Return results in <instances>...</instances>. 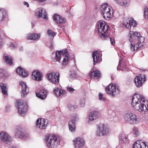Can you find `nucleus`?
<instances>
[{
  "label": "nucleus",
  "mask_w": 148,
  "mask_h": 148,
  "mask_svg": "<svg viewBox=\"0 0 148 148\" xmlns=\"http://www.w3.org/2000/svg\"><path fill=\"white\" fill-rule=\"evenodd\" d=\"M140 36L139 32L130 31L129 32L128 39L130 42V50L134 52L143 45L145 40L144 37Z\"/></svg>",
  "instance_id": "nucleus-1"
},
{
  "label": "nucleus",
  "mask_w": 148,
  "mask_h": 148,
  "mask_svg": "<svg viewBox=\"0 0 148 148\" xmlns=\"http://www.w3.org/2000/svg\"><path fill=\"white\" fill-rule=\"evenodd\" d=\"M131 105L134 109L144 114L148 110V103L141 94H135L132 98Z\"/></svg>",
  "instance_id": "nucleus-2"
},
{
  "label": "nucleus",
  "mask_w": 148,
  "mask_h": 148,
  "mask_svg": "<svg viewBox=\"0 0 148 148\" xmlns=\"http://www.w3.org/2000/svg\"><path fill=\"white\" fill-rule=\"evenodd\" d=\"M55 54L57 61L60 62L61 61L62 64L63 65H65L68 64L70 57L67 49L58 51L56 52Z\"/></svg>",
  "instance_id": "nucleus-3"
},
{
  "label": "nucleus",
  "mask_w": 148,
  "mask_h": 148,
  "mask_svg": "<svg viewBox=\"0 0 148 148\" xmlns=\"http://www.w3.org/2000/svg\"><path fill=\"white\" fill-rule=\"evenodd\" d=\"M109 27L106 22L103 20H100L97 22V30L100 37L102 39L108 38V35L106 34Z\"/></svg>",
  "instance_id": "nucleus-4"
},
{
  "label": "nucleus",
  "mask_w": 148,
  "mask_h": 148,
  "mask_svg": "<svg viewBox=\"0 0 148 148\" xmlns=\"http://www.w3.org/2000/svg\"><path fill=\"white\" fill-rule=\"evenodd\" d=\"M102 16L106 20H109L112 16V8L106 3L102 4L100 8Z\"/></svg>",
  "instance_id": "nucleus-5"
},
{
  "label": "nucleus",
  "mask_w": 148,
  "mask_h": 148,
  "mask_svg": "<svg viewBox=\"0 0 148 148\" xmlns=\"http://www.w3.org/2000/svg\"><path fill=\"white\" fill-rule=\"evenodd\" d=\"M45 142L47 146L49 148H56L59 145L60 140L55 135H50L46 137Z\"/></svg>",
  "instance_id": "nucleus-6"
},
{
  "label": "nucleus",
  "mask_w": 148,
  "mask_h": 148,
  "mask_svg": "<svg viewBox=\"0 0 148 148\" xmlns=\"http://www.w3.org/2000/svg\"><path fill=\"white\" fill-rule=\"evenodd\" d=\"M111 132V130L110 128L104 124H100L97 126L96 134L97 136H103L107 135Z\"/></svg>",
  "instance_id": "nucleus-7"
},
{
  "label": "nucleus",
  "mask_w": 148,
  "mask_h": 148,
  "mask_svg": "<svg viewBox=\"0 0 148 148\" xmlns=\"http://www.w3.org/2000/svg\"><path fill=\"white\" fill-rule=\"evenodd\" d=\"M60 77L59 73L54 72L47 74L46 77L49 82L53 84H56L59 83Z\"/></svg>",
  "instance_id": "nucleus-8"
},
{
  "label": "nucleus",
  "mask_w": 148,
  "mask_h": 148,
  "mask_svg": "<svg viewBox=\"0 0 148 148\" xmlns=\"http://www.w3.org/2000/svg\"><path fill=\"white\" fill-rule=\"evenodd\" d=\"M106 89L107 93L112 96H114L119 92L118 86L113 84H110L106 86Z\"/></svg>",
  "instance_id": "nucleus-9"
},
{
  "label": "nucleus",
  "mask_w": 148,
  "mask_h": 148,
  "mask_svg": "<svg viewBox=\"0 0 148 148\" xmlns=\"http://www.w3.org/2000/svg\"><path fill=\"white\" fill-rule=\"evenodd\" d=\"M124 119L125 121L130 123H136L139 122V119L136 115L132 112H129L125 114Z\"/></svg>",
  "instance_id": "nucleus-10"
},
{
  "label": "nucleus",
  "mask_w": 148,
  "mask_h": 148,
  "mask_svg": "<svg viewBox=\"0 0 148 148\" xmlns=\"http://www.w3.org/2000/svg\"><path fill=\"white\" fill-rule=\"evenodd\" d=\"M136 25L135 21L132 18L125 19L123 23L124 27L130 29H132Z\"/></svg>",
  "instance_id": "nucleus-11"
},
{
  "label": "nucleus",
  "mask_w": 148,
  "mask_h": 148,
  "mask_svg": "<svg viewBox=\"0 0 148 148\" xmlns=\"http://www.w3.org/2000/svg\"><path fill=\"white\" fill-rule=\"evenodd\" d=\"M17 103L18 112L21 115L24 116L27 111V106L25 103V101L22 100L19 101Z\"/></svg>",
  "instance_id": "nucleus-12"
},
{
  "label": "nucleus",
  "mask_w": 148,
  "mask_h": 148,
  "mask_svg": "<svg viewBox=\"0 0 148 148\" xmlns=\"http://www.w3.org/2000/svg\"><path fill=\"white\" fill-rule=\"evenodd\" d=\"M100 117V114L98 111H93L91 112L89 114L88 123L91 124L92 122Z\"/></svg>",
  "instance_id": "nucleus-13"
},
{
  "label": "nucleus",
  "mask_w": 148,
  "mask_h": 148,
  "mask_svg": "<svg viewBox=\"0 0 148 148\" xmlns=\"http://www.w3.org/2000/svg\"><path fill=\"white\" fill-rule=\"evenodd\" d=\"M146 80L145 75L141 74L136 76L134 79V82L136 86L139 87L142 86L143 83Z\"/></svg>",
  "instance_id": "nucleus-14"
},
{
  "label": "nucleus",
  "mask_w": 148,
  "mask_h": 148,
  "mask_svg": "<svg viewBox=\"0 0 148 148\" xmlns=\"http://www.w3.org/2000/svg\"><path fill=\"white\" fill-rule=\"evenodd\" d=\"M46 120L42 118H38L36 121V125L38 128L41 129H45L48 125Z\"/></svg>",
  "instance_id": "nucleus-15"
},
{
  "label": "nucleus",
  "mask_w": 148,
  "mask_h": 148,
  "mask_svg": "<svg viewBox=\"0 0 148 148\" xmlns=\"http://www.w3.org/2000/svg\"><path fill=\"white\" fill-rule=\"evenodd\" d=\"M78 119L76 115L73 116L71 117V120L69 123V130L71 132H75L76 130L75 121Z\"/></svg>",
  "instance_id": "nucleus-16"
},
{
  "label": "nucleus",
  "mask_w": 148,
  "mask_h": 148,
  "mask_svg": "<svg viewBox=\"0 0 148 148\" xmlns=\"http://www.w3.org/2000/svg\"><path fill=\"white\" fill-rule=\"evenodd\" d=\"M73 141L76 148H82L85 145L84 140L80 137L75 138Z\"/></svg>",
  "instance_id": "nucleus-17"
},
{
  "label": "nucleus",
  "mask_w": 148,
  "mask_h": 148,
  "mask_svg": "<svg viewBox=\"0 0 148 148\" xmlns=\"http://www.w3.org/2000/svg\"><path fill=\"white\" fill-rule=\"evenodd\" d=\"M35 15L38 18L42 17L45 19H47V13L45 10L42 8H40L37 9Z\"/></svg>",
  "instance_id": "nucleus-18"
},
{
  "label": "nucleus",
  "mask_w": 148,
  "mask_h": 148,
  "mask_svg": "<svg viewBox=\"0 0 148 148\" xmlns=\"http://www.w3.org/2000/svg\"><path fill=\"white\" fill-rule=\"evenodd\" d=\"M19 85L21 86L22 87L21 96L23 97H24L29 93L28 88L25 83L22 81H21L19 82Z\"/></svg>",
  "instance_id": "nucleus-19"
},
{
  "label": "nucleus",
  "mask_w": 148,
  "mask_h": 148,
  "mask_svg": "<svg viewBox=\"0 0 148 148\" xmlns=\"http://www.w3.org/2000/svg\"><path fill=\"white\" fill-rule=\"evenodd\" d=\"M0 138L7 144L9 143L11 141V137L7 133L4 132L0 133Z\"/></svg>",
  "instance_id": "nucleus-20"
},
{
  "label": "nucleus",
  "mask_w": 148,
  "mask_h": 148,
  "mask_svg": "<svg viewBox=\"0 0 148 148\" xmlns=\"http://www.w3.org/2000/svg\"><path fill=\"white\" fill-rule=\"evenodd\" d=\"M133 148H148L146 143L142 140H137L134 143Z\"/></svg>",
  "instance_id": "nucleus-21"
},
{
  "label": "nucleus",
  "mask_w": 148,
  "mask_h": 148,
  "mask_svg": "<svg viewBox=\"0 0 148 148\" xmlns=\"http://www.w3.org/2000/svg\"><path fill=\"white\" fill-rule=\"evenodd\" d=\"M15 136L16 137L18 138L25 139L28 136L27 134H25L21 128L16 129Z\"/></svg>",
  "instance_id": "nucleus-22"
},
{
  "label": "nucleus",
  "mask_w": 148,
  "mask_h": 148,
  "mask_svg": "<svg viewBox=\"0 0 148 148\" xmlns=\"http://www.w3.org/2000/svg\"><path fill=\"white\" fill-rule=\"evenodd\" d=\"M119 145L123 147L124 144L128 143L129 140L127 137L124 134H121L119 136Z\"/></svg>",
  "instance_id": "nucleus-23"
},
{
  "label": "nucleus",
  "mask_w": 148,
  "mask_h": 148,
  "mask_svg": "<svg viewBox=\"0 0 148 148\" xmlns=\"http://www.w3.org/2000/svg\"><path fill=\"white\" fill-rule=\"evenodd\" d=\"M53 19L57 23L63 24L66 22L65 18L57 14H55L53 16Z\"/></svg>",
  "instance_id": "nucleus-24"
},
{
  "label": "nucleus",
  "mask_w": 148,
  "mask_h": 148,
  "mask_svg": "<svg viewBox=\"0 0 148 148\" xmlns=\"http://www.w3.org/2000/svg\"><path fill=\"white\" fill-rule=\"evenodd\" d=\"M92 57L94 62V64L95 65L97 63L101 61L99 58V52L94 51L92 53Z\"/></svg>",
  "instance_id": "nucleus-25"
},
{
  "label": "nucleus",
  "mask_w": 148,
  "mask_h": 148,
  "mask_svg": "<svg viewBox=\"0 0 148 148\" xmlns=\"http://www.w3.org/2000/svg\"><path fill=\"white\" fill-rule=\"evenodd\" d=\"M42 74L38 71H35L32 73V77L33 79L37 81H40L42 79Z\"/></svg>",
  "instance_id": "nucleus-26"
},
{
  "label": "nucleus",
  "mask_w": 148,
  "mask_h": 148,
  "mask_svg": "<svg viewBox=\"0 0 148 148\" xmlns=\"http://www.w3.org/2000/svg\"><path fill=\"white\" fill-rule=\"evenodd\" d=\"M47 90L45 89L41 90L40 92L36 93V96L42 99H44L47 97Z\"/></svg>",
  "instance_id": "nucleus-27"
},
{
  "label": "nucleus",
  "mask_w": 148,
  "mask_h": 148,
  "mask_svg": "<svg viewBox=\"0 0 148 148\" xmlns=\"http://www.w3.org/2000/svg\"><path fill=\"white\" fill-rule=\"evenodd\" d=\"M16 71L18 75L23 77H25L28 75L27 71H25L20 66L17 68Z\"/></svg>",
  "instance_id": "nucleus-28"
},
{
  "label": "nucleus",
  "mask_w": 148,
  "mask_h": 148,
  "mask_svg": "<svg viewBox=\"0 0 148 148\" xmlns=\"http://www.w3.org/2000/svg\"><path fill=\"white\" fill-rule=\"evenodd\" d=\"M7 12L4 9L0 8V21L1 22L5 19Z\"/></svg>",
  "instance_id": "nucleus-29"
},
{
  "label": "nucleus",
  "mask_w": 148,
  "mask_h": 148,
  "mask_svg": "<svg viewBox=\"0 0 148 148\" xmlns=\"http://www.w3.org/2000/svg\"><path fill=\"white\" fill-rule=\"evenodd\" d=\"M39 34H29L27 35V39L31 40H35L40 37Z\"/></svg>",
  "instance_id": "nucleus-30"
},
{
  "label": "nucleus",
  "mask_w": 148,
  "mask_h": 148,
  "mask_svg": "<svg viewBox=\"0 0 148 148\" xmlns=\"http://www.w3.org/2000/svg\"><path fill=\"white\" fill-rule=\"evenodd\" d=\"M101 76V74L100 71L98 70H96L95 71L91 72L90 74V77L92 78V77H99Z\"/></svg>",
  "instance_id": "nucleus-31"
},
{
  "label": "nucleus",
  "mask_w": 148,
  "mask_h": 148,
  "mask_svg": "<svg viewBox=\"0 0 148 148\" xmlns=\"http://www.w3.org/2000/svg\"><path fill=\"white\" fill-rule=\"evenodd\" d=\"M2 93L4 95H7V88L6 85L4 84L1 83L0 84Z\"/></svg>",
  "instance_id": "nucleus-32"
},
{
  "label": "nucleus",
  "mask_w": 148,
  "mask_h": 148,
  "mask_svg": "<svg viewBox=\"0 0 148 148\" xmlns=\"http://www.w3.org/2000/svg\"><path fill=\"white\" fill-rule=\"evenodd\" d=\"M117 3L121 6H125L127 4V2L126 0L123 1L121 0H119Z\"/></svg>",
  "instance_id": "nucleus-33"
},
{
  "label": "nucleus",
  "mask_w": 148,
  "mask_h": 148,
  "mask_svg": "<svg viewBox=\"0 0 148 148\" xmlns=\"http://www.w3.org/2000/svg\"><path fill=\"white\" fill-rule=\"evenodd\" d=\"M5 60L6 62L10 65L12 64V60L11 58H9L8 56H6L4 57Z\"/></svg>",
  "instance_id": "nucleus-34"
},
{
  "label": "nucleus",
  "mask_w": 148,
  "mask_h": 148,
  "mask_svg": "<svg viewBox=\"0 0 148 148\" xmlns=\"http://www.w3.org/2000/svg\"><path fill=\"white\" fill-rule=\"evenodd\" d=\"M47 34L50 37H54L56 34V33L50 29L48 30Z\"/></svg>",
  "instance_id": "nucleus-35"
},
{
  "label": "nucleus",
  "mask_w": 148,
  "mask_h": 148,
  "mask_svg": "<svg viewBox=\"0 0 148 148\" xmlns=\"http://www.w3.org/2000/svg\"><path fill=\"white\" fill-rule=\"evenodd\" d=\"M70 77L72 79H75L77 77L76 73L74 71H71L70 73Z\"/></svg>",
  "instance_id": "nucleus-36"
},
{
  "label": "nucleus",
  "mask_w": 148,
  "mask_h": 148,
  "mask_svg": "<svg viewBox=\"0 0 148 148\" xmlns=\"http://www.w3.org/2000/svg\"><path fill=\"white\" fill-rule=\"evenodd\" d=\"M144 13L145 17L148 18V7H145L144 9Z\"/></svg>",
  "instance_id": "nucleus-37"
},
{
  "label": "nucleus",
  "mask_w": 148,
  "mask_h": 148,
  "mask_svg": "<svg viewBox=\"0 0 148 148\" xmlns=\"http://www.w3.org/2000/svg\"><path fill=\"white\" fill-rule=\"evenodd\" d=\"M60 90L58 88H56L54 89V92L57 96L59 97L60 96Z\"/></svg>",
  "instance_id": "nucleus-38"
},
{
  "label": "nucleus",
  "mask_w": 148,
  "mask_h": 148,
  "mask_svg": "<svg viewBox=\"0 0 148 148\" xmlns=\"http://www.w3.org/2000/svg\"><path fill=\"white\" fill-rule=\"evenodd\" d=\"M68 108L71 110H73L77 107V106L76 105H72L71 104H69L68 105Z\"/></svg>",
  "instance_id": "nucleus-39"
},
{
  "label": "nucleus",
  "mask_w": 148,
  "mask_h": 148,
  "mask_svg": "<svg viewBox=\"0 0 148 148\" xmlns=\"http://www.w3.org/2000/svg\"><path fill=\"white\" fill-rule=\"evenodd\" d=\"M133 132L136 136H138L139 134V132L137 128L134 127L133 129Z\"/></svg>",
  "instance_id": "nucleus-40"
},
{
  "label": "nucleus",
  "mask_w": 148,
  "mask_h": 148,
  "mask_svg": "<svg viewBox=\"0 0 148 148\" xmlns=\"http://www.w3.org/2000/svg\"><path fill=\"white\" fill-rule=\"evenodd\" d=\"M75 90L72 88L70 86H68L67 87V91L73 93L74 91Z\"/></svg>",
  "instance_id": "nucleus-41"
},
{
  "label": "nucleus",
  "mask_w": 148,
  "mask_h": 148,
  "mask_svg": "<svg viewBox=\"0 0 148 148\" xmlns=\"http://www.w3.org/2000/svg\"><path fill=\"white\" fill-rule=\"evenodd\" d=\"M80 104L82 106H83L85 104V99L84 98H82L80 99Z\"/></svg>",
  "instance_id": "nucleus-42"
},
{
  "label": "nucleus",
  "mask_w": 148,
  "mask_h": 148,
  "mask_svg": "<svg viewBox=\"0 0 148 148\" xmlns=\"http://www.w3.org/2000/svg\"><path fill=\"white\" fill-rule=\"evenodd\" d=\"M103 97V95L102 94L99 93V100L103 101H104L105 99Z\"/></svg>",
  "instance_id": "nucleus-43"
},
{
  "label": "nucleus",
  "mask_w": 148,
  "mask_h": 148,
  "mask_svg": "<svg viewBox=\"0 0 148 148\" xmlns=\"http://www.w3.org/2000/svg\"><path fill=\"white\" fill-rule=\"evenodd\" d=\"M60 93L59 95H60V96H59V97L62 96L63 95L65 94L66 93V91L65 90H60Z\"/></svg>",
  "instance_id": "nucleus-44"
},
{
  "label": "nucleus",
  "mask_w": 148,
  "mask_h": 148,
  "mask_svg": "<svg viewBox=\"0 0 148 148\" xmlns=\"http://www.w3.org/2000/svg\"><path fill=\"white\" fill-rule=\"evenodd\" d=\"M109 38L110 39L111 44L112 45H115V42L114 41V38H110V37H109V36H108V38H106V39H107Z\"/></svg>",
  "instance_id": "nucleus-45"
},
{
  "label": "nucleus",
  "mask_w": 148,
  "mask_h": 148,
  "mask_svg": "<svg viewBox=\"0 0 148 148\" xmlns=\"http://www.w3.org/2000/svg\"><path fill=\"white\" fill-rule=\"evenodd\" d=\"M10 46L11 47V48L12 49H13L15 47V45L13 44H11L10 45Z\"/></svg>",
  "instance_id": "nucleus-46"
},
{
  "label": "nucleus",
  "mask_w": 148,
  "mask_h": 148,
  "mask_svg": "<svg viewBox=\"0 0 148 148\" xmlns=\"http://www.w3.org/2000/svg\"><path fill=\"white\" fill-rule=\"evenodd\" d=\"M2 44L3 42L2 40L0 38V48H1Z\"/></svg>",
  "instance_id": "nucleus-47"
},
{
  "label": "nucleus",
  "mask_w": 148,
  "mask_h": 148,
  "mask_svg": "<svg viewBox=\"0 0 148 148\" xmlns=\"http://www.w3.org/2000/svg\"><path fill=\"white\" fill-rule=\"evenodd\" d=\"M24 4L25 5H26L27 7H29V4L27 2H24Z\"/></svg>",
  "instance_id": "nucleus-48"
},
{
  "label": "nucleus",
  "mask_w": 148,
  "mask_h": 148,
  "mask_svg": "<svg viewBox=\"0 0 148 148\" xmlns=\"http://www.w3.org/2000/svg\"><path fill=\"white\" fill-rule=\"evenodd\" d=\"M36 1H38L39 2H43L45 1H46L47 0H35Z\"/></svg>",
  "instance_id": "nucleus-49"
},
{
  "label": "nucleus",
  "mask_w": 148,
  "mask_h": 148,
  "mask_svg": "<svg viewBox=\"0 0 148 148\" xmlns=\"http://www.w3.org/2000/svg\"><path fill=\"white\" fill-rule=\"evenodd\" d=\"M20 50L21 51H22L23 50V48L22 47H20Z\"/></svg>",
  "instance_id": "nucleus-50"
},
{
  "label": "nucleus",
  "mask_w": 148,
  "mask_h": 148,
  "mask_svg": "<svg viewBox=\"0 0 148 148\" xmlns=\"http://www.w3.org/2000/svg\"><path fill=\"white\" fill-rule=\"evenodd\" d=\"M9 148H16L15 147L10 146Z\"/></svg>",
  "instance_id": "nucleus-51"
},
{
  "label": "nucleus",
  "mask_w": 148,
  "mask_h": 148,
  "mask_svg": "<svg viewBox=\"0 0 148 148\" xmlns=\"http://www.w3.org/2000/svg\"><path fill=\"white\" fill-rule=\"evenodd\" d=\"M114 0L115 1V2L116 3H117V2H118V1L119 0Z\"/></svg>",
  "instance_id": "nucleus-52"
}]
</instances>
